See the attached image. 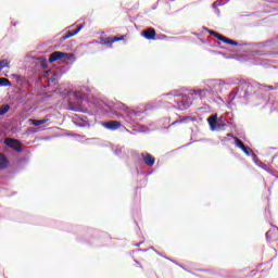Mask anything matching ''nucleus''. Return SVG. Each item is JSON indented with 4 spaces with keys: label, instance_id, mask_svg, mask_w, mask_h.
<instances>
[{
    "label": "nucleus",
    "instance_id": "obj_38",
    "mask_svg": "<svg viewBox=\"0 0 278 278\" xmlns=\"http://www.w3.org/2000/svg\"><path fill=\"white\" fill-rule=\"evenodd\" d=\"M212 47H220V42L218 41H213V45H211Z\"/></svg>",
    "mask_w": 278,
    "mask_h": 278
},
{
    "label": "nucleus",
    "instance_id": "obj_43",
    "mask_svg": "<svg viewBox=\"0 0 278 278\" xmlns=\"http://www.w3.org/2000/svg\"><path fill=\"white\" fill-rule=\"evenodd\" d=\"M135 262L138 264L139 268H143L142 264L140 262H138V260H135Z\"/></svg>",
    "mask_w": 278,
    "mask_h": 278
},
{
    "label": "nucleus",
    "instance_id": "obj_41",
    "mask_svg": "<svg viewBox=\"0 0 278 278\" xmlns=\"http://www.w3.org/2000/svg\"><path fill=\"white\" fill-rule=\"evenodd\" d=\"M265 214H270V207L267 206V207L265 208Z\"/></svg>",
    "mask_w": 278,
    "mask_h": 278
},
{
    "label": "nucleus",
    "instance_id": "obj_28",
    "mask_svg": "<svg viewBox=\"0 0 278 278\" xmlns=\"http://www.w3.org/2000/svg\"><path fill=\"white\" fill-rule=\"evenodd\" d=\"M241 151H243V153H245L248 155V157H253V151L251 149H249V147H244L241 149Z\"/></svg>",
    "mask_w": 278,
    "mask_h": 278
},
{
    "label": "nucleus",
    "instance_id": "obj_52",
    "mask_svg": "<svg viewBox=\"0 0 278 278\" xmlns=\"http://www.w3.org/2000/svg\"><path fill=\"white\" fill-rule=\"evenodd\" d=\"M203 29H204L205 31H207V29H210V28H207V27L204 26Z\"/></svg>",
    "mask_w": 278,
    "mask_h": 278
},
{
    "label": "nucleus",
    "instance_id": "obj_8",
    "mask_svg": "<svg viewBox=\"0 0 278 278\" xmlns=\"http://www.w3.org/2000/svg\"><path fill=\"white\" fill-rule=\"evenodd\" d=\"M21 103L26 108H34L38 103V96L31 91L24 93L21 98Z\"/></svg>",
    "mask_w": 278,
    "mask_h": 278
},
{
    "label": "nucleus",
    "instance_id": "obj_54",
    "mask_svg": "<svg viewBox=\"0 0 278 278\" xmlns=\"http://www.w3.org/2000/svg\"><path fill=\"white\" fill-rule=\"evenodd\" d=\"M0 66H5V63L0 64Z\"/></svg>",
    "mask_w": 278,
    "mask_h": 278
},
{
    "label": "nucleus",
    "instance_id": "obj_10",
    "mask_svg": "<svg viewBox=\"0 0 278 278\" xmlns=\"http://www.w3.org/2000/svg\"><path fill=\"white\" fill-rule=\"evenodd\" d=\"M102 126L105 129H109V131H116V129H121L123 124H121V122L118 121H109V122H103Z\"/></svg>",
    "mask_w": 278,
    "mask_h": 278
},
{
    "label": "nucleus",
    "instance_id": "obj_19",
    "mask_svg": "<svg viewBox=\"0 0 278 278\" xmlns=\"http://www.w3.org/2000/svg\"><path fill=\"white\" fill-rule=\"evenodd\" d=\"M66 60H68L70 62H77V58H75V54L64 52L63 62H66Z\"/></svg>",
    "mask_w": 278,
    "mask_h": 278
},
{
    "label": "nucleus",
    "instance_id": "obj_39",
    "mask_svg": "<svg viewBox=\"0 0 278 278\" xmlns=\"http://www.w3.org/2000/svg\"><path fill=\"white\" fill-rule=\"evenodd\" d=\"M216 53H218L219 55H224V58H226V60H230V58H231V56H227V55H225V53H224V52H216Z\"/></svg>",
    "mask_w": 278,
    "mask_h": 278
},
{
    "label": "nucleus",
    "instance_id": "obj_11",
    "mask_svg": "<svg viewBox=\"0 0 278 278\" xmlns=\"http://www.w3.org/2000/svg\"><path fill=\"white\" fill-rule=\"evenodd\" d=\"M141 159L143 160V164H146V166L152 167L155 165V156L151 155L149 152H142Z\"/></svg>",
    "mask_w": 278,
    "mask_h": 278
},
{
    "label": "nucleus",
    "instance_id": "obj_31",
    "mask_svg": "<svg viewBox=\"0 0 278 278\" xmlns=\"http://www.w3.org/2000/svg\"><path fill=\"white\" fill-rule=\"evenodd\" d=\"M113 152L115 155H117V157H121V155L123 153V148L115 147V148H113Z\"/></svg>",
    "mask_w": 278,
    "mask_h": 278
},
{
    "label": "nucleus",
    "instance_id": "obj_14",
    "mask_svg": "<svg viewBox=\"0 0 278 278\" xmlns=\"http://www.w3.org/2000/svg\"><path fill=\"white\" fill-rule=\"evenodd\" d=\"M141 36L142 38H146V40H155V36H156L155 28L150 27L146 30H142Z\"/></svg>",
    "mask_w": 278,
    "mask_h": 278
},
{
    "label": "nucleus",
    "instance_id": "obj_21",
    "mask_svg": "<svg viewBox=\"0 0 278 278\" xmlns=\"http://www.w3.org/2000/svg\"><path fill=\"white\" fill-rule=\"evenodd\" d=\"M270 11L266 10V11H255V12H252L250 14H248V16H253L254 18H262V14H266Z\"/></svg>",
    "mask_w": 278,
    "mask_h": 278
},
{
    "label": "nucleus",
    "instance_id": "obj_56",
    "mask_svg": "<svg viewBox=\"0 0 278 278\" xmlns=\"http://www.w3.org/2000/svg\"><path fill=\"white\" fill-rule=\"evenodd\" d=\"M13 27H16V23L13 24Z\"/></svg>",
    "mask_w": 278,
    "mask_h": 278
},
{
    "label": "nucleus",
    "instance_id": "obj_15",
    "mask_svg": "<svg viewBox=\"0 0 278 278\" xmlns=\"http://www.w3.org/2000/svg\"><path fill=\"white\" fill-rule=\"evenodd\" d=\"M60 60L61 62H64V52L55 51L50 54L48 62L53 64V62H58Z\"/></svg>",
    "mask_w": 278,
    "mask_h": 278
},
{
    "label": "nucleus",
    "instance_id": "obj_47",
    "mask_svg": "<svg viewBox=\"0 0 278 278\" xmlns=\"http://www.w3.org/2000/svg\"><path fill=\"white\" fill-rule=\"evenodd\" d=\"M277 156H278V153L271 157V162H275Z\"/></svg>",
    "mask_w": 278,
    "mask_h": 278
},
{
    "label": "nucleus",
    "instance_id": "obj_18",
    "mask_svg": "<svg viewBox=\"0 0 278 278\" xmlns=\"http://www.w3.org/2000/svg\"><path fill=\"white\" fill-rule=\"evenodd\" d=\"M194 121V118H192V116H184L180 119H176L175 122H173L169 127H174V125H181V123H190Z\"/></svg>",
    "mask_w": 278,
    "mask_h": 278
},
{
    "label": "nucleus",
    "instance_id": "obj_30",
    "mask_svg": "<svg viewBox=\"0 0 278 278\" xmlns=\"http://www.w3.org/2000/svg\"><path fill=\"white\" fill-rule=\"evenodd\" d=\"M73 33L72 31H68L67 34L63 35L61 38H60V42H64V40H68V38H73Z\"/></svg>",
    "mask_w": 278,
    "mask_h": 278
},
{
    "label": "nucleus",
    "instance_id": "obj_50",
    "mask_svg": "<svg viewBox=\"0 0 278 278\" xmlns=\"http://www.w3.org/2000/svg\"><path fill=\"white\" fill-rule=\"evenodd\" d=\"M156 253H157V255H160L161 257H165L164 254H162V253H160V252H157V251H156Z\"/></svg>",
    "mask_w": 278,
    "mask_h": 278
},
{
    "label": "nucleus",
    "instance_id": "obj_40",
    "mask_svg": "<svg viewBox=\"0 0 278 278\" xmlns=\"http://www.w3.org/2000/svg\"><path fill=\"white\" fill-rule=\"evenodd\" d=\"M217 121H227V118H225V116H220V117H217Z\"/></svg>",
    "mask_w": 278,
    "mask_h": 278
},
{
    "label": "nucleus",
    "instance_id": "obj_48",
    "mask_svg": "<svg viewBox=\"0 0 278 278\" xmlns=\"http://www.w3.org/2000/svg\"><path fill=\"white\" fill-rule=\"evenodd\" d=\"M274 90H278V83L275 84Z\"/></svg>",
    "mask_w": 278,
    "mask_h": 278
},
{
    "label": "nucleus",
    "instance_id": "obj_24",
    "mask_svg": "<svg viewBox=\"0 0 278 278\" xmlns=\"http://www.w3.org/2000/svg\"><path fill=\"white\" fill-rule=\"evenodd\" d=\"M233 140L237 149H244V142H242L238 137H233Z\"/></svg>",
    "mask_w": 278,
    "mask_h": 278
},
{
    "label": "nucleus",
    "instance_id": "obj_33",
    "mask_svg": "<svg viewBox=\"0 0 278 278\" xmlns=\"http://www.w3.org/2000/svg\"><path fill=\"white\" fill-rule=\"evenodd\" d=\"M207 33L211 35V36H214V38H220V35L219 33L215 31V30H212V29H207Z\"/></svg>",
    "mask_w": 278,
    "mask_h": 278
},
{
    "label": "nucleus",
    "instance_id": "obj_34",
    "mask_svg": "<svg viewBox=\"0 0 278 278\" xmlns=\"http://www.w3.org/2000/svg\"><path fill=\"white\" fill-rule=\"evenodd\" d=\"M218 40H220V42H224V45H227L229 42V38L224 35H220Z\"/></svg>",
    "mask_w": 278,
    "mask_h": 278
},
{
    "label": "nucleus",
    "instance_id": "obj_6",
    "mask_svg": "<svg viewBox=\"0 0 278 278\" xmlns=\"http://www.w3.org/2000/svg\"><path fill=\"white\" fill-rule=\"evenodd\" d=\"M207 123L211 127V131H225V127H227V122L218 121V114L216 113L207 117Z\"/></svg>",
    "mask_w": 278,
    "mask_h": 278
},
{
    "label": "nucleus",
    "instance_id": "obj_3",
    "mask_svg": "<svg viewBox=\"0 0 278 278\" xmlns=\"http://www.w3.org/2000/svg\"><path fill=\"white\" fill-rule=\"evenodd\" d=\"M99 110H101L103 114H112L113 116H117L118 118H124L126 123L136 122V118H138V116L142 114V112L140 111L129 110V108H127L125 103L118 101L113 103V109L102 102L99 106Z\"/></svg>",
    "mask_w": 278,
    "mask_h": 278
},
{
    "label": "nucleus",
    "instance_id": "obj_16",
    "mask_svg": "<svg viewBox=\"0 0 278 278\" xmlns=\"http://www.w3.org/2000/svg\"><path fill=\"white\" fill-rule=\"evenodd\" d=\"M252 160H253L254 164H256V166H258L260 168H263V170H266V173H269V175H273V169L267 168L266 164L261 162V160L257 157V154L252 153Z\"/></svg>",
    "mask_w": 278,
    "mask_h": 278
},
{
    "label": "nucleus",
    "instance_id": "obj_5",
    "mask_svg": "<svg viewBox=\"0 0 278 278\" xmlns=\"http://www.w3.org/2000/svg\"><path fill=\"white\" fill-rule=\"evenodd\" d=\"M231 47H266V45H268V47H271L273 49H278V36L269 39L265 42H242L239 43L238 41L233 40V39H228V43Z\"/></svg>",
    "mask_w": 278,
    "mask_h": 278
},
{
    "label": "nucleus",
    "instance_id": "obj_35",
    "mask_svg": "<svg viewBox=\"0 0 278 278\" xmlns=\"http://www.w3.org/2000/svg\"><path fill=\"white\" fill-rule=\"evenodd\" d=\"M121 40H125V35H121L119 37H113V42H121Z\"/></svg>",
    "mask_w": 278,
    "mask_h": 278
},
{
    "label": "nucleus",
    "instance_id": "obj_57",
    "mask_svg": "<svg viewBox=\"0 0 278 278\" xmlns=\"http://www.w3.org/2000/svg\"><path fill=\"white\" fill-rule=\"evenodd\" d=\"M150 249L153 250V251L155 250V249H153V247H150Z\"/></svg>",
    "mask_w": 278,
    "mask_h": 278
},
{
    "label": "nucleus",
    "instance_id": "obj_23",
    "mask_svg": "<svg viewBox=\"0 0 278 278\" xmlns=\"http://www.w3.org/2000/svg\"><path fill=\"white\" fill-rule=\"evenodd\" d=\"M8 86H12V81L8 78L0 77V88H7Z\"/></svg>",
    "mask_w": 278,
    "mask_h": 278
},
{
    "label": "nucleus",
    "instance_id": "obj_17",
    "mask_svg": "<svg viewBox=\"0 0 278 278\" xmlns=\"http://www.w3.org/2000/svg\"><path fill=\"white\" fill-rule=\"evenodd\" d=\"M10 166V160L5 154H0V170H5Z\"/></svg>",
    "mask_w": 278,
    "mask_h": 278
},
{
    "label": "nucleus",
    "instance_id": "obj_53",
    "mask_svg": "<svg viewBox=\"0 0 278 278\" xmlns=\"http://www.w3.org/2000/svg\"><path fill=\"white\" fill-rule=\"evenodd\" d=\"M203 29H204L205 31H207V29H210V28H207V27L204 26Z\"/></svg>",
    "mask_w": 278,
    "mask_h": 278
},
{
    "label": "nucleus",
    "instance_id": "obj_42",
    "mask_svg": "<svg viewBox=\"0 0 278 278\" xmlns=\"http://www.w3.org/2000/svg\"><path fill=\"white\" fill-rule=\"evenodd\" d=\"M215 13L217 14V16H220V9H216Z\"/></svg>",
    "mask_w": 278,
    "mask_h": 278
},
{
    "label": "nucleus",
    "instance_id": "obj_32",
    "mask_svg": "<svg viewBox=\"0 0 278 278\" xmlns=\"http://www.w3.org/2000/svg\"><path fill=\"white\" fill-rule=\"evenodd\" d=\"M74 125H76V127H88L90 124H88L87 122H74Z\"/></svg>",
    "mask_w": 278,
    "mask_h": 278
},
{
    "label": "nucleus",
    "instance_id": "obj_55",
    "mask_svg": "<svg viewBox=\"0 0 278 278\" xmlns=\"http://www.w3.org/2000/svg\"><path fill=\"white\" fill-rule=\"evenodd\" d=\"M155 8H157V7H152V10H155Z\"/></svg>",
    "mask_w": 278,
    "mask_h": 278
},
{
    "label": "nucleus",
    "instance_id": "obj_51",
    "mask_svg": "<svg viewBox=\"0 0 278 278\" xmlns=\"http://www.w3.org/2000/svg\"><path fill=\"white\" fill-rule=\"evenodd\" d=\"M140 244H142V241L139 243H136L135 247H140Z\"/></svg>",
    "mask_w": 278,
    "mask_h": 278
},
{
    "label": "nucleus",
    "instance_id": "obj_49",
    "mask_svg": "<svg viewBox=\"0 0 278 278\" xmlns=\"http://www.w3.org/2000/svg\"><path fill=\"white\" fill-rule=\"evenodd\" d=\"M192 142H194V141H191V142H189V143H187V144H185L182 147H190V144H192Z\"/></svg>",
    "mask_w": 278,
    "mask_h": 278
},
{
    "label": "nucleus",
    "instance_id": "obj_4",
    "mask_svg": "<svg viewBox=\"0 0 278 278\" xmlns=\"http://www.w3.org/2000/svg\"><path fill=\"white\" fill-rule=\"evenodd\" d=\"M54 92L55 94H60V97H62L63 99H66V97H73L77 104L75 105L73 104V102H70V110L72 112H84V110H81V102L84 101V96L81 93H77L75 91L66 89H55Z\"/></svg>",
    "mask_w": 278,
    "mask_h": 278
},
{
    "label": "nucleus",
    "instance_id": "obj_22",
    "mask_svg": "<svg viewBox=\"0 0 278 278\" xmlns=\"http://www.w3.org/2000/svg\"><path fill=\"white\" fill-rule=\"evenodd\" d=\"M10 104L0 105V116H5V114L10 112Z\"/></svg>",
    "mask_w": 278,
    "mask_h": 278
},
{
    "label": "nucleus",
    "instance_id": "obj_1",
    "mask_svg": "<svg viewBox=\"0 0 278 278\" xmlns=\"http://www.w3.org/2000/svg\"><path fill=\"white\" fill-rule=\"evenodd\" d=\"M206 87L204 89L194 90L188 94H181L179 90H173L167 93H164L163 97H176L174 99L175 110L184 112L192 105L194 99H203L204 97H212L213 101L218 102L223 101V97L218 96L223 92V88L227 86L224 80L220 79H210L205 81Z\"/></svg>",
    "mask_w": 278,
    "mask_h": 278
},
{
    "label": "nucleus",
    "instance_id": "obj_59",
    "mask_svg": "<svg viewBox=\"0 0 278 278\" xmlns=\"http://www.w3.org/2000/svg\"><path fill=\"white\" fill-rule=\"evenodd\" d=\"M222 1H225V0H222Z\"/></svg>",
    "mask_w": 278,
    "mask_h": 278
},
{
    "label": "nucleus",
    "instance_id": "obj_7",
    "mask_svg": "<svg viewBox=\"0 0 278 278\" xmlns=\"http://www.w3.org/2000/svg\"><path fill=\"white\" fill-rule=\"evenodd\" d=\"M39 86L47 90V88H51V86H55L58 84V74H52L51 76H41L39 78Z\"/></svg>",
    "mask_w": 278,
    "mask_h": 278
},
{
    "label": "nucleus",
    "instance_id": "obj_27",
    "mask_svg": "<svg viewBox=\"0 0 278 278\" xmlns=\"http://www.w3.org/2000/svg\"><path fill=\"white\" fill-rule=\"evenodd\" d=\"M102 45H114V37L101 38Z\"/></svg>",
    "mask_w": 278,
    "mask_h": 278
},
{
    "label": "nucleus",
    "instance_id": "obj_37",
    "mask_svg": "<svg viewBox=\"0 0 278 278\" xmlns=\"http://www.w3.org/2000/svg\"><path fill=\"white\" fill-rule=\"evenodd\" d=\"M165 260H168L169 262H173V264H177L179 266V263H177V261H175L170 257L165 256Z\"/></svg>",
    "mask_w": 278,
    "mask_h": 278
},
{
    "label": "nucleus",
    "instance_id": "obj_13",
    "mask_svg": "<svg viewBox=\"0 0 278 278\" xmlns=\"http://www.w3.org/2000/svg\"><path fill=\"white\" fill-rule=\"evenodd\" d=\"M267 242H277L278 240V228L274 227L271 230H268L265 235Z\"/></svg>",
    "mask_w": 278,
    "mask_h": 278
},
{
    "label": "nucleus",
    "instance_id": "obj_20",
    "mask_svg": "<svg viewBox=\"0 0 278 278\" xmlns=\"http://www.w3.org/2000/svg\"><path fill=\"white\" fill-rule=\"evenodd\" d=\"M231 0H225V1H223V0H217V1H215V2H213V4H212V8L214 9V10H216L218 7H220V5H227V3H229Z\"/></svg>",
    "mask_w": 278,
    "mask_h": 278
},
{
    "label": "nucleus",
    "instance_id": "obj_26",
    "mask_svg": "<svg viewBox=\"0 0 278 278\" xmlns=\"http://www.w3.org/2000/svg\"><path fill=\"white\" fill-rule=\"evenodd\" d=\"M12 77L15 79V81H17V84H25V77L18 74H13Z\"/></svg>",
    "mask_w": 278,
    "mask_h": 278
},
{
    "label": "nucleus",
    "instance_id": "obj_25",
    "mask_svg": "<svg viewBox=\"0 0 278 278\" xmlns=\"http://www.w3.org/2000/svg\"><path fill=\"white\" fill-rule=\"evenodd\" d=\"M0 64H4V65H0V72L3 71V68H10V61L8 59L1 60Z\"/></svg>",
    "mask_w": 278,
    "mask_h": 278
},
{
    "label": "nucleus",
    "instance_id": "obj_46",
    "mask_svg": "<svg viewBox=\"0 0 278 278\" xmlns=\"http://www.w3.org/2000/svg\"><path fill=\"white\" fill-rule=\"evenodd\" d=\"M227 136H228V138H233V134H231V132H228Z\"/></svg>",
    "mask_w": 278,
    "mask_h": 278
},
{
    "label": "nucleus",
    "instance_id": "obj_45",
    "mask_svg": "<svg viewBox=\"0 0 278 278\" xmlns=\"http://www.w3.org/2000/svg\"><path fill=\"white\" fill-rule=\"evenodd\" d=\"M251 274H252V276H255V275H257V271H256L255 269H253V270L251 271Z\"/></svg>",
    "mask_w": 278,
    "mask_h": 278
},
{
    "label": "nucleus",
    "instance_id": "obj_44",
    "mask_svg": "<svg viewBox=\"0 0 278 278\" xmlns=\"http://www.w3.org/2000/svg\"><path fill=\"white\" fill-rule=\"evenodd\" d=\"M149 175H153V170H150L146 174V177H149Z\"/></svg>",
    "mask_w": 278,
    "mask_h": 278
},
{
    "label": "nucleus",
    "instance_id": "obj_9",
    "mask_svg": "<svg viewBox=\"0 0 278 278\" xmlns=\"http://www.w3.org/2000/svg\"><path fill=\"white\" fill-rule=\"evenodd\" d=\"M18 142H20L18 139H12V138L4 139L5 147H9V149H12L16 153L23 152V147L16 146L18 144Z\"/></svg>",
    "mask_w": 278,
    "mask_h": 278
},
{
    "label": "nucleus",
    "instance_id": "obj_29",
    "mask_svg": "<svg viewBox=\"0 0 278 278\" xmlns=\"http://www.w3.org/2000/svg\"><path fill=\"white\" fill-rule=\"evenodd\" d=\"M84 27H86V24H84V23L80 24V25H78L77 28L72 31V35H73V36H77V34H79V31H80Z\"/></svg>",
    "mask_w": 278,
    "mask_h": 278
},
{
    "label": "nucleus",
    "instance_id": "obj_58",
    "mask_svg": "<svg viewBox=\"0 0 278 278\" xmlns=\"http://www.w3.org/2000/svg\"><path fill=\"white\" fill-rule=\"evenodd\" d=\"M143 252H147V250H142Z\"/></svg>",
    "mask_w": 278,
    "mask_h": 278
},
{
    "label": "nucleus",
    "instance_id": "obj_12",
    "mask_svg": "<svg viewBox=\"0 0 278 278\" xmlns=\"http://www.w3.org/2000/svg\"><path fill=\"white\" fill-rule=\"evenodd\" d=\"M49 121H51L50 115H46L45 118H42V119H36V118L28 119L30 125H34V127H40L42 125H47V123H49Z\"/></svg>",
    "mask_w": 278,
    "mask_h": 278
},
{
    "label": "nucleus",
    "instance_id": "obj_2",
    "mask_svg": "<svg viewBox=\"0 0 278 278\" xmlns=\"http://www.w3.org/2000/svg\"><path fill=\"white\" fill-rule=\"evenodd\" d=\"M270 90H275V86L241 80L237 88L228 94L226 102L228 105H231L235 99H239L240 103L247 105L251 99H254V97L260 99L263 94L262 92H268Z\"/></svg>",
    "mask_w": 278,
    "mask_h": 278
},
{
    "label": "nucleus",
    "instance_id": "obj_36",
    "mask_svg": "<svg viewBox=\"0 0 278 278\" xmlns=\"http://www.w3.org/2000/svg\"><path fill=\"white\" fill-rule=\"evenodd\" d=\"M40 66H41V68H48L49 63L47 62V60L40 61Z\"/></svg>",
    "mask_w": 278,
    "mask_h": 278
}]
</instances>
